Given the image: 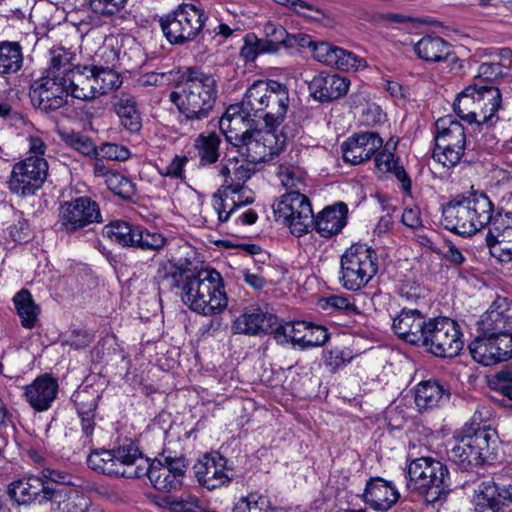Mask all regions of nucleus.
<instances>
[{
  "label": "nucleus",
  "instance_id": "1",
  "mask_svg": "<svg viewBox=\"0 0 512 512\" xmlns=\"http://www.w3.org/2000/svg\"><path fill=\"white\" fill-rule=\"evenodd\" d=\"M156 278L164 288L178 289L182 302L200 315L220 314L228 305L222 277L216 270L192 273L184 264L169 261L159 265Z\"/></svg>",
  "mask_w": 512,
  "mask_h": 512
},
{
  "label": "nucleus",
  "instance_id": "2",
  "mask_svg": "<svg viewBox=\"0 0 512 512\" xmlns=\"http://www.w3.org/2000/svg\"><path fill=\"white\" fill-rule=\"evenodd\" d=\"M180 73V70L177 72ZM179 90L169 94L183 121L194 123L208 118L217 99V82L214 76L198 68L181 71Z\"/></svg>",
  "mask_w": 512,
  "mask_h": 512
},
{
  "label": "nucleus",
  "instance_id": "3",
  "mask_svg": "<svg viewBox=\"0 0 512 512\" xmlns=\"http://www.w3.org/2000/svg\"><path fill=\"white\" fill-rule=\"evenodd\" d=\"M231 108L221 117L219 127L226 140L238 149V153L250 163L256 164L272 160L284 148V138L276 133V128L245 130L237 132L243 123L242 115H232Z\"/></svg>",
  "mask_w": 512,
  "mask_h": 512
},
{
  "label": "nucleus",
  "instance_id": "4",
  "mask_svg": "<svg viewBox=\"0 0 512 512\" xmlns=\"http://www.w3.org/2000/svg\"><path fill=\"white\" fill-rule=\"evenodd\" d=\"M501 102L497 87L473 82L458 94L453 107L457 116L470 124L493 125L497 121Z\"/></svg>",
  "mask_w": 512,
  "mask_h": 512
},
{
  "label": "nucleus",
  "instance_id": "5",
  "mask_svg": "<svg viewBox=\"0 0 512 512\" xmlns=\"http://www.w3.org/2000/svg\"><path fill=\"white\" fill-rule=\"evenodd\" d=\"M474 414L472 421L466 423L455 436L454 445L448 451V458L461 469H468L484 463L490 455L491 444L495 432L489 427L476 422Z\"/></svg>",
  "mask_w": 512,
  "mask_h": 512
},
{
  "label": "nucleus",
  "instance_id": "6",
  "mask_svg": "<svg viewBox=\"0 0 512 512\" xmlns=\"http://www.w3.org/2000/svg\"><path fill=\"white\" fill-rule=\"evenodd\" d=\"M377 252L365 243H354L340 257L339 283L349 291L365 287L377 274Z\"/></svg>",
  "mask_w": 512,
  "mask_h": 512
},
{
  "label": "nucleus",
  "instance_id": "7",
  "mask_svg": "<svg viewBox=\"0 0 512 512\" xmlns=\"http://www.w3.org/2000/svg\"><path fill=\"white\" fill-rule=\"evenodd\" d=\"M466 149V132L463 124L452 115L435 122V147L432 157L444 167L452 168L460 163Z\"/></svg>",
  "mask_w": 512,
  "mask_h": 512
},
{
  "label": "nucleus",
  "instance_id": "8",
  "mask_svg": "<svg viewBox=\"0 0 512 512\" xmlns=\"http://www.w3.org/2000/svg\"><path fill=\"white\" fill-rule=\"evenodd\" d=\"M407 488L419 494L432 492L440 496L449 487L447 467L432 457H420L410 461L406 470Z\"/></svg>",
  "mask_w": 512,
  "mask_h": 512
},
{
  "label": "nucleus",
  "instance_id": "9",
  "mask_svg": "<svg viewBox=\"0 0 512 512\" xmlns=\"http://www.w3.org/2000/svg\"><path fill=\"white\" fill-rule=\"evenodd\" d=\"M427 340L422 344L429 353L443 358L457 356L463 349V333L460 325L448 317L428 319Z\"/></svg>",
  "mask_w": 512,
  "mask_h": 512
},
{
  "label": "nucleus",
  "instance_id": "10",
  "mask_svg": "<svg viewBox=\"0 0 512 512\" xmlns=\"http://www.w3.org/2000/svg\"><path fill=\"white\" fill-rule=\"evenodd\" d=\"M206 20L202 9L193 4H181L176 10L160 19L164 36L171 44H184L194 40Z\"/></svg>",
  "mask_w": 512,
  "mask_h": 512
},
{
  "label": "nucleus",
  "instance_id": "11",
  "mask_svg": "<svg viewBox=\"0 0 512 512\" xmlns=\"http://www.w3.org/2000/svg\"><path fill=\"white\" fill-rule=\"evenodd\" d=\"M272 208L276 220L288 225L291 233L297 237L306 234L313 224L312 206L303 192H286Z\"/></svg>",
  "mask_w": 512,
  "mask_h": 512
},
{
  "label": "nucleus",
  "instance_id": "12",
  "mask_svg": "<svg viewBox=\"0 0 512 512\" xmlns=\"http://www.w3.org/2000/svg\"><path fill=\"white\" fill-rule=\"evenodd\" d=\"M140 456L139 449L132 443L113 450L93 451L87 458L88 466L94 471L109 475L134 478V470Z\"/></svg>",
  "mask_w": 512,
  "mask_h": 512
},
{
  "label": "nucleus",
  "instance_id": "13",
  "mask_svg": "<svg viewBox=\"0 0 512 512\" xmlns=\"http://www.w3.org/2000/svg\"><path fill=\"white\" fill-rule=\"evenodd\" d=\"M185 468L184 462L179 458L165 457L163 461L154 460L149 463L148 459L143 458L140 453L134 467L137 472L134 478L147 475L155 489L170 492L180 488Z\"/></svg>",
  "mask_w": 512,
  "mask_h": 512
},
{
  "label": "nucleus",
  "instance_id": "14",
  "mask_svg": "<svg viewBox=\"0 0 512 512\" xmlns=\"http://www.w3.org/2000/svg\"><path fill=\"white\" fill-rule=\"evenodd\" d=\"M48 163L44 157L27 156L14 164L8 181L11 192L20 195H33L46 180Z\"/></svg>",
  "mask_w": 512,
  "mask_h": 512
},
{
  "label": "nucleus",
  "instance_id": "15",
  "mask_svg": "<svg viewBox=\"0 0 512 512\" xmlns=\"http://www.w3.org/2000/svg\"><path fill=\"white\" fill-rule=\"evenodd\" d=\"M103 221L99 205L90 197L81 196L61 205L59 224L63 231L73 233Z\"/></svg>",
  "mask_w": 512,
  "mask_h": 512
},
{
  "label": "nucleus",
  "instance_id": "16",
  "mask_svg": "<svg viewBox=\"0 0 512 512\" xmlns=\"http://www.w3.org/2000/svg\"><path fill=\"white\" fill-rule=\"evenodd\" d=\"M469 350L472 358L484 366L507 361L512 358V333L478 336Z\"/></svg>",
  "mask_w": 512,
  "mask_h": 512
},
{
  "label": "nucleus",
  "instance_id": "17",
  "mask_svg": "<svg viewBox=\"0 0 512 512\" xmlns=\"http://www.w3.org/2000/svg\"><path fill=\"white\" fill-rule=\"evenodd\" d=\"M489 253L499 262H512V212H497L486 236Z\"/></svg>",
  "mask_w": 512,
  "mask_h": 512
},
{
  "label": "nucleus",
  "instance_id": "18",
  "mask_svg": "<svg viewBox=\"0 0 512 512\" xmlns=\"http://www.w3.org/2000/svg\"><path fill=\"white\" fill-rule=\"evenodd\" d=\"M198 483L208 490L228 484L233 477L227 467V459L217 452L203 455L193 466Z\"/></svg>",
  "mask_w": 512,
  "mask_h": 512
},
{
  "label": "nucleus",
  "instance_id": "19",
  "mask_svg": "<svg viewBox=\"0 0 512 512\" xmlns=\"http://www.w3.org/2000/svg\"><path fill=\"white\" fill-rule=\"evenodd\" d=\"M45 76L31 92V99L41 111L52 112L67 103L69 96L65 78Z\"/></svg>",
  "mask_w": 512,
  "mask_h": 512
},
{
  "label": "nucleus",
  "instance_id": "20",
  "mask_svg": "<svg viewBox=\"0 0 512 512\" xmlns=\"http://www.w3.org/2000/svg\"><path fill=\"white\" fill-rule=\"evenodd\" d=\"M383 146L382 138L375 132H360L342 144L343 160L358 165L370 160Z\"/></svg>",
  "mask_w": 512,
  "mask_h": 512
},
{
  "label": "nucleus",
  "instance_id": "21",
  "mask_svg": "<svg viewBox=\"0 0 512 512\" xmlns=\"http://www.w3.org/2000/svg\"><path fill=\"white\" fill-rule=\"evenodd\" d=\"M428 320L417 309H402L393 319L392 329L395 334L407 343L422 346L427 340Z\"/></svg>",
  "mask_w": 512,
  "mask_h": 512
},
{
  "label": "nucleus",
  "instance_id": "22",
  "mask_svg": "<svg viewBox=\"0 0 512 512\" xmlns=\"http://www.w3.org/2000/svg\"><path fill=\"white\" fill-rule=\"evenodd\" d=\"M255 165L246 158L239 160L237 158L228 159L220 169V175L223 177L222 189L230 191L233 195L251 196V190L247 189L245 183L255 173Z\"/></svg>",
  "mask_w": 512,
  "mask_h": 512
},
{
  "label": "nucleus",
  "instance_id": "23",
  "mask_svg": "<svg viewBox=\"0 0 512 512\" xmlns=\"http://www.w3.org/2000/svg\"><path fill=\"white\" fill-rule=\"evenodd\" d=\"M350 81L338 74L321 72L308 83L310 96L321 103H328L346 95Z\"/></svg>",
  "mask_w": 512,
  "mask_h": 512
},
{
  "label": "nucleus",
  "instance_id": "24",
  "mask_svg": "<svg viewBox=\"0 0 512 512\" xmlns=\"http://www.w3.org/2000/svg\"><path fill=\"white\" fill-rule=\"evenodd\" d=\"M512 504V486L500 485L493 481H485L479 486L475 496V507L478 512L491 510L501 512Z\"/></svg>",
  "mask_w": 512,
  "mask_h": 512
},
{
  "label": "nucleus",
  "instance_id": "25",
  "mask_svg": "<svg viewBox=\"0 0 512 512\" xmlns=\"http://www.w3.org/2000/svg\"><path fill=\"white\" fill-rule=\"evenodd\" d=\"M469 207H465L462 195L451 199L442 209V224L445 229L461 236L475 234L476 228L473 225L472 217H469Z\"/></svg>",
  "mask_w": 512,
  "mask_h": 512
},
{
  "label": "nucleus",
  "instance_id": "26",
  "mask_svg": "<svg viewBox=\"0 0 512 512\" xmlns=\"http://www.w3.org/2000/svg\"><path fill=\"white\" fill-rule=\"evenodd\" d=\"M59 390L57 379L49 374L38 376L25 386V398L30 406L38 411H47L55 401Z\"/></svg>",
  "mask_w": 512,
  "mask_h": 512
},
{
  "label": "nucleus",
  "instance_id": "27",
  "mask_svg": "<svg viewBox=\"0 0 512 512\" xmlns=\"http://www.w3.org/2000/svg\"><path fill=\"white\" fill-rule=\"evenodd\" d=\"M400 493L395 485L380 477L371 478L363 493L364 502L376 511H388L399 500Z\"/></svg>",
  "mask_w": 512,
  "mask_h": 512
},
{
  "label": "nucleus",
  "instance_id": "28",
  "mask_svg": "<svg viewBox=\"0 0 512 512\" xmlns=\"http://www.w3.org/2000/svg\"><path fill=\"white\" fill-rule=\"evenodd\" d=\"M93 66L77 65L65 78L69 95L77 100L90 102L96 99V81Z\"/></svg>",
  "mask_w": 512,
  "mask_h": 512
},
{
  "label": "nucleus",
  "instance_id": "29",
  "mask_svg": "<svg viewBox=\"0 0 512 512\" xmlns=\"http://www.w3.org/2000/svg\"><path fill=\"white\" fill-rule=\"evenodd\" d=\"M99 398V391L92 386L79 387L72 396L81 420L82 432L87 438L92 436L96 427L94 418Z\"/></svg>",
  "mask_w": 512,
  "mask_h": 512
},
{
  "label": "nucleus",
  "instance_id": "30",
  "mask_svg": "<svg viewBox=\"0 0 512 512\" xmlns=\"http://www.w3.org/2000/svg\"><path fill=\"white\" fill-rule=\"evenodd\" d=\"M414 403L420 412L441 407L449 402L450 390L437 380H424L413 389Z\"/></svg>",
  "mask_w": 512,
  "mask_h": 512
},
{
  "label": "nucleus",
  "instance_id": "31",
  "mask_svg": "<svg viewBox=\"0 0 512 512\" xmlns=\"http://www.w3.org/2000/svg\"><path fill=\"white\" fill-rule=\"evenodd\" d=\"M289 106V92L285 85L271 80L266 105H264L263 120L265 127L277 128L281 125Z\"/></svg>",
  "mask_w": 512,
  "mask_h": 512
},
{
  "label": "nucleus",
  "instance_id": "32",
  "mask_svg": "<svg viewBox=\"0 0 512 512\" xmlns=\"http://www.w3.org/2000/svg\"><path fill=\"white\" fill-rule=\"evenodd\" d=\"M277 322V317L263 312L260 308L247 309L233 322L235 333L257 335L268 334Z\"/></svg>",
  "mask_w": 512,
  "mask_h": 512
},
{
  "label": "nucleus",
  "instance_id": "33",
  "mask_svg": "<svg viewBox=\"0 0 512 512\" xmlns=\"http://www.w3.org/2000/svg\"><path fill=\"white\" fill-rule=\"evenodd\" d=\"M481 336L511 332L512 310L507 307L505 299H498L481 316Z\"/></svg>",
  "mask_w": 512,
  "mask_h": 512
},
{
  "label": "nucleus",
  "instance_id": "34",
  "mask_svg": "<svg viewBox=\"0 0 512 512\" xmlns=\"http://www.w3.org/2000/svg\"><path fill=\"white\" fill-rule=\"evenodd\" d=\"M54 489L45 486L40 477L29 475L11 482L8 486V495L19 505L30 504L38 497L45 500V492Z\"/></svg>",
  "mask_w": 512,
  "mask_h": 512
},
{
  "label": "nucleus",
  "instance_id": "35",
  "mask_svg": "<svg viewBox=\"0 0 512 512\" xmlns=\"http://www.w3.org/2000/svg\"><path fill=\"white\" fill-rule=\"evenodd\" d=\"M45 500L50 502L51 510L57 512H88L89 499L74 489H54L45 492Z\"/></svg>",
  "mask_w": 512,
  "mask_h": 512
},
{
  "label": "nucleus",
  "instance_id": "36",
  "mask_svg": "<svg viewBox=\"0 0 512 512\" xmlns=\"http://www.w3.org/2000/svg\"><path fill=\"white\" fill-rule=\"evenodd\" d=\"M413 51L416 56L427 63H441L454 55L449 42L439 36L426 35L418 40Z\"/></svg>",
  "mask_w": 512,
  "mask_h": 512
},
{
  "label": "nucleus",
  "instance_id": "37",
  "mask_svg": "<svg viewBox=\"0 0 512 512\" xmlns=\"http://www.w3.org/2000/svg\"><path fill=\"white\" fill-rule=\"evenodd\" d=\"M462 200L465 207H469V217H472L474 222V228L476 231H480L486 225L492 224L494 220L493 210L494 206L489 197L479 191H472L467 195L462 194Z\"/></svg>",
  "mask_w": 512,
  "mask_h": 512
},
{
  "label": "nucleus",
  "instance_id": "38",
  "mask_svg": "<svg viewBox=\"0 0 512 512\" xmlns=\"http://www.w3.org/2000/svg\"><path fill=\"white\" fill-rule=\"evenodd\" d=\"M347 211L344 203L326 207L313 221L316 231L325 238L338 234L346 224Z\"/></svg>",
  "mask_w": 512,
  "mask_h": 512
},
{
  "label": "nucleus",
  "instance_id": "39",
  "mask_svg": "<svg viewBox=\"0 0 512 512\" xmlns=\"http://www.w3.org/2000/svg\"><path fill=\"white\" fill-rule=\"evenodd\" d=\"M271 80L255 81L246 91L241 102V112L245 117L263 118L264 105H266Z\"/></svg>",
  "mask_w": 512,
  "mask_h": 512
},
{
  "label": "nucleus",
  "instance_id": "40",
  "mask_svg": "<svg viewBox=\"0 0 512 512\" xmlns=\"http://www.w3.org/2000/svg\"><path fill=\"white\" fill-rule=\"evenodd\" d=\"M254 201L252 196L233 195L230 191L219 189L213 196V209L220 223L228 222L237 211Z\"/></svg>",
  "mask_w": 512,
  "mask_h": 512
},
{
  "label": "nucleus",
  "instance_id": "41",
  "mask_svg": "<svg viewBox=\"0 0 512 512\" xmlns=\"http://www.w3.org/2000/svg\"><path fill=\"white\" fill-rule=\"evenodd\" d=\"M139 229L140 225L116 220L104 227L103 234L122 247L135 248Z\"/></svg>",
  "mask_w": 512,
  "mask_h": 512
},
{
  "label": "nucleus",
  "instance_id": "42",
  "mask_svg": "<svg viewBox=\"0 0 512 512\" xmlns=\"http://www.w3.org/2000/svg\"><path fill=\"white\" fill-rule=\"evenodd\" d=\"M23 49L16 41H0V75L17 73L23 66Z\"/></svg>",
  "mask_w": 512,
  "mask_h": 512
},
{
  "label": "nucleus",
  "instance_id": "43",
  "mask_svg": "<svg viewBox=\"0 0 512 512\" xmlns=\"http://www.w3.org/2000/svg\"><path fill=\"white\" fill-rule=\"evenodd\" d=\"M13 303L21 325L26 329L34 328L38 321L40 308L34 302L31 293L26 289L19 291L13 297Z\"/></svg>",
  "mask_w": 512,
  "mask_h": 512
},
{
  "label": "nucleus",
  "instance_id": "44",
  "mask_svg": "<svg viewBox=\"0 0 512 512\" xmlns=\"http://www.w3.org/2000/svg\"><path fill=\"white\" fill-rule=\"evenodd\" d=\"M114 106L123 127L130 132H137L140 130L141 118L136 108V102L133 96L129 94H121Z\"/></svg>",
  "mask_w": 512,
  "mask_h": 512
},
{
  "label": "nucleus",
  "instance_id": "45",
  "mask_svg": "<svg viewBox=\"0 0 512 512\" xmlns=\"http://www.w3.org/2000/svg\"><path fill=\"white\" fill-rule=\"evenodd\" d=\"M276 175L287 192L295 190L303 192L306 188L307 173L298 165L288 162L281 163Z\"/></svg>",
  "mask_w": 512,
  "mask_h": 512
},
{
  "label": "nucleus",
  "instance_id": "46",
  "mask_svg": "<svg viewBox=\"0 0 512 512\" xmlns=\"http://www.w3.org/2000/svg\"><path fill=\"white\" fill-rule=\"evenodd\" d=\"M221 139L215 133L208 135L200 134L194 142V147L201 166L214 164L218 161Z\"/></svg>",
  "mask_w": 512,
  "mask_h": 512
},
{
  "label": "nucleus",
  "instance_id": "47",
  "mask_svg": "<svg viewBox=\"0 0 512 512\" xmlns=\"http://www.w3.org/2000/svg\"><path fill=\"white\" fill-rule=\"evenodd\" d=\"M110 52L120 61V64L124 65L128 70L137 69L145 62L142 47L133 38L123 40L117 54L113 50Z\"/></svg>",
  "mask_w": 512,
  "mask_h": 512
},
{
  "label": "nucleus",
  "instance_id": "48",
  "mask_svg": "<svg viewBox=\"0 0 512 512\" xmlns=\"http://www.w3.org/2000/svg\"><path fill=\"white\" fill-rule=\"evenodd\" d=\"M96 81V98L117 90L122 85V77L112 68L93 65Z\"/></svg>",
  "mask_w": 512,
  "mask_h": 512
},
{
  "label": "nucleus",
  "instance_id": "49",
  "mask_svg": "<svg viewBox=\"0 0 512 512\" xmlns=\"http://www.w3.org/2000/svg\"><path fill=\"white\" fill-rule=\"evenodd\" d=\"M105 183L111 192L123 199L130 200L136 195V185L118 171L109 173Z\"/></svg>",
  "mask_w": 512,
  "mask_h": 512
},
{
  "label": "nucleus",
  "instance_id": "50",
  "mask_svg": "<svg viewBox=\"0 0 512 512\" xmlns=\"http://www.w3.org/2000/svg\"><path fill=\"white\" fill-rule=\"evenodd\" d=\"M138 234L135 246L137 249L159 252L168 243V239L163 234L150 231L142 226H140Z\"/></svg>",
  "mask_w": 512,
  "mask_h": 512
},
{
  "label": "nucleus",
  "instance_id": "51",
  "mask_svg": "<svg viewBox=\"0 0 512 512\" xmlns=\"http://www.w3.org/2000/svg\"><path fill=\"white\" fill-rule=\"evenodd\" d=\"M71 54L63 49L53 50L51 52L50 65L46 76H58L57 78H66L68 72L72 70Z\"/></svg>",
  "mask_w": 512,
  "mask_h": 512
},
{
  "label": "nucleus",
  "instance_id": "52",
  "mask_svg": "<svg viewBox=\"0 0 512 512\" xmlns=\"http://www.w3.org/2000/svg\"><path fill=\"white\" fill-rule=\"evenodd\" d=\"M264 53H272L264 40L259 39L254 33H248L243 38V46L240 50V56L246 62L255 61V59Z\"/></svg>",
  "mask_w": 512,
  "mask_h": 512
},
{
  "label": "nucleus",
  "instance_id": "53",
  "mask_svg": "<svg viewBox=\"0 0 512 512\" xmlns=\"http://www.w3.org/2000/svg\"><path fill=\"white\" fill-rule=\"evenodd\" d=\"M335 58L336 59H334L331 67H335L340 70H359L364 69L367 66V62L364 58L340 47H337L335 51Z\"/></svg>",
  "mask_w": 512,
  "mask_h": 512
},
{
  "label": "nucleus",
  "instance_id": "54",
  "mask_svg": "<svg viewBox=\"0 0 512 512\" xmlns=\"http://www.w3.org/2000/svg\"><path fill=\"white\" fill-rule=\"evenodd\" d=\"M266 45L271 49L272 53H276L280 45H285L288 40L289 34L282 25L275 24L273 22H267L264 25Z\"/></svg>",
  "mask_w": 512,
  "mask_h": 512
},
{
  "label": "nucleus",
  "instance_id": "55",
  "mask_svg": "<svg viewBox=\"0 0 512 512\" xmlns=\"http://www.w3.org/2000/svg\"><path fill=\"white\" fill-rule=\"evenodd\" d=\"M64 142L72 149L78 151L85 156H94L97 149L93 141L80 133H68L63 137Z\"/></svg>",
  "mask_w": 512,
  "mask_h": 512
},
{
  "label": "nucleus",
  "instance_id": "56",
  "mask_svg": "<svg viewBox=\"0 0 512 512\" xmlns=\"http://www.w3.org/2000/svg\"><path fill=\"white\" fill-rule=\"evenodd\" d=\"M205 502L190 493H183L170 502L174 512H202Z\"/></svg>",
  "mask_w": 512,
  "mask_h": 512
},
{
  "label": "nucleus",
  "instance_id": "57",
  "mask_svg": "<svg viewBox=\"0 0 512 512\" xmlns=\"http://www.w3.org/2000/svg\"><path fill=\"white\" fill-rule=\"evenodd\" d=\"M301 339V347H316L324 345L329 339L327 329L323 326L307 323Z\"/></svg>",
  "mask_w": 512,
  "mask_h": 512
},
{
  "label": "nucleus",
  "instance_id": "58",
  "mask_svg": "<svg viewBox=\"0 0 512 512\" xmlns=\"http://www.w3.org/2000/svg\"><path fill=\"white\" fill-rule=\"evenodd\" d=\"M128 0H88L90 9L101 16H112L124 9Z\"/></svg>",
  "mask_w": 512,
  "mask_h": 512
},
{
  "label": "nucleus",
  "instance_id": "59",
  "mask_svg": "<svg viewBox=\"0 0 512 512\" xmlns=\"http://www.w3.org/2000/svg\"><path fill=\"white\" fill-rule=\"evenodd\" d=\"M491 387L512 400V367H505L491 379Z\"/></svg>",
  "mask_w": 512,
  "mask_h": 512
},
{
  "label": "nucleus",
  "instance_id": "60",
  "mask_svg": "<svg viewBox=\"0 0 512 512\" xmlns=\"http://www.w3.org/2000/svg\"><path fill=\"white\" fill-rule=\"evenodd\" d=\"M267 505L266 498L257 493L242 497L235 504L233 512H262Z\"/></svg>",
  "mask_w": 512,
  "mask_h": 512
},
{
  "label": "nucleus",
  "instance_id": "61",
  "mask_svg": "<svg viewBox=\"0 0 512 512\" xmlns=\"http://www.w3.org/2000/svg\"><path fill=\"white\" fill-rule=\"evenodd\" d=\"M506 74L505 70L496 61L484 62L479 68L473 82L482 84V81L491 82Z\"/></svg>",
  "mask_w": 512,
  "mask_h": 512
},
{
  "label": "nucleus",
  "instance_id": "62",
  "mask_svg": "<svg viewBox=\"0 0 512 512\" xmlns=\"http://www.w3.org/2000/svg\"><path fill=\"white\" fill-rule=\"evenodd\" d=\"M99 152L103 158L113 161H126L131 156L128 147L117 143H104Z\"/></svg>",
  "mask_w": 512,
  "mask_h": 512
},
{
  "label": "nucleus",
  "instance_id": "63",
  "mask_svg": "<svg viewBox=\"0 0 512 512\" xmlns=\"http://www.w3.org/2000/svg\"><path fill=\"white\" fill-rule=\"evenodd\" d=\"M188 163L186 156L175 155L171 162L164 168H159L158 172L163 177H170L175 179H184V168Z\"/></svg>",
  "mask_w": 512,
  "mask_h": 512
},
{
  "label": "nucleus",
  "instance_id": "64",
  "mask_svg": "<svg viewBox=\"0 0 512 512\" xmlns=\"http://www.w3.org/2000/svg\"><path fill=\"white\" fill-rule=\"evenodd\" d=\"M337 46L327 42H317L313 45L312 54L314 59L327 66H331L335 58Z\"/></svg>",
  "mask_w": 512,
  "mask_h": 512
}]
</instances>
